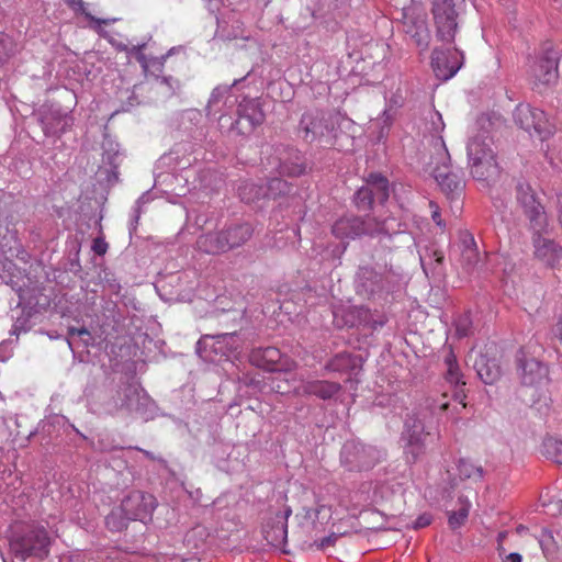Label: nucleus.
Returning a JSON list of instances; mask_svg holds the SVG:
<instances>
[{
  "mask_svg": "<svg viewBox=\"0 0 562 562\" xmlns=\"http://www.w3.org/2000/svg\"><path fill=\"white\" fill-rule=\"evenodd\" d=\"M273 389H274L277 392H279V393H288V392H290V390H289V389H283V387H281V385H277V386H276V387H273Z\"/></svg>",
  "mask_w": 562,
  "mask_h": 562,
  "instance_id": "59",
  "label": "nucleus"
},
{
  "mask_svg": "<svg viewBox=\"0 0 562 562\" xmlns=\"http://www.w3.org/2000/svg\"><path fill=\"white\" fill-rule=\"evenodd\" d=\"M106 526L112 530H119L124 526L122 519L117 520L114 513L110 514L105 519Z\"/></svg>",
  "mask_w": 562,
  "mask_h": 562,
  "instance_id": "45",
  "label": "nucleus"
},
{
  "mask_svg": "<svg viewBox=\"0 0 562 562\" xmlns=\"http://www.w3.org/2000/svg\"><path fill=\"white\" fill-rule=\"evenodd\" d=\"M292 514L290 508H286L282 514L277 515V524L271 528H265L266 539L273 546L281 544L288 535V518Z\"/></svg>",
  "mask_w": 562,
  "mask_h": 562,
  "instance_id": "26",
  "label": "nucleus"
},
{
  "mask_svg": "<svg viewBox=\"0 0 562 562\" xmlns=\"http://www.w3.org/2000/svg\"><path fill=\"white\" fill-rule=\"evenodd\" d=\"M5 475L12 476V473L9 469L0 464V482L5 481ZM2 490V483H0V491Z\"/></svg>",
  "mask_w": 562,
  "mask_h": 562,
  "instance_id": "51",
  "label": "nucleus"
},
{
  "mask_svg": "<svg viewBox=\"0 0 562 562\" xmlns=\"http://www.w3.org/2000/svg\"><path fill=\"white\" fill-rule=\"evenodd\" d=\"M432 13L437 36L443 42L453 41L458 24L452 0H434Z\"/></svg>",
  "mask_w": 562,
  "mask_h": 562,
  "instance_id": "9",
  "label": "nucleus"
},
{
  "mask_svg": "<svg viewBox=\"0 0 562 562\" xmlns=\"http://www.w3.org/2000/svg\"><path fill=\"white\" fill-rule=\"evenodd\" d=\"M288 189L286 182L281 179H272L268 187L258 186L252 182H246L238 189L240 199L247 203L259 200L266 196H277L278 194L284 193Z\"/></svg>",
  "mask_w": 562,
  "mask_h": 562,
  "instance_id": "14",
  "label": "nucleus"
},
{
  "mask_svg": "<svg viewBox=\"0 0 562 562\" xmlns=\"http://www.w3.org/2000/svg\"><path fill=\"white\" fill-rule=\"evenodd\" d=\"M330 518V509L325 505H317L315 508L304 509V519L312 526L316 522L327 520Z\"/></svg>",
  "mask_w": 562,
  "mask_h": 562,
  "instance_id": "36",
  "label": "nucleus"
},
{
  "mask_svg": "<svg viewBox=\"0 0 562 562\" xmlns=\"http://www.w3.org/2000/svg\"><path fill=\"white\" fill-rule=\"evenodd\" d=\"M52 539L47 530L34 522H16L11 527V546L23 559H44L49 553Z\"/></svg>",
  "mask_w": 562,
  "mask_h": 562,
  "instance_id": "1",
  "label": "nucleus"
},
{
  "mask_svg": "<svg viewBox=\"0 0 562 562\" xmlns=\"http://www.w3.org/2000/svg\"><path fill=\"white\" fill-rule=\"evenodd\" d=\"M139 391L135 385H124L116 391L115 396L106 404L105 412L113 414L120 408L138 409Z\"/></svg>",
  "mask_w": 562,
  "mask_h": 562,
  "instance_id": "19",
  "label": "nucleus"
},
{
  "mask_svg": "<svg viewBox=\"0 0 562 562\" xmlns=\"http://www.w3.org/2000/svg\"><path fill=\"white\" fill-rule=\"evenodd\" d=\"M443 256L441 252L434 251L428 257L420 256V263L427 277H439L442 273Z\"/></svg>",
  "mask_w": 562,
  "mask_h": 562,
  "instance_id": "30",
  "label": "nucleus"
},
{
  "mask_svg": "<svg viewBox=\"0 0 562 562\" xmlns=\"http://www.w3.org/2000/svg\"><path fill=\"white\" fill-rule=\"evenodd\" d=\"M336 540V536H328L323 538L318 543L317 547L319 549H326L329 546H333Z\"/></svg>",
  "mask_w": 562,
  "mask_h": 562,
  "instance_id": "49",
  "label": "nucleus"
},
{
  "mask_svg": "<svg viewBox=\"0 0 562 562\" xmlns=\"http://www.w3.org/2000/svg\"><path fill=\"white\" fill-rule=\"evenodd\" d=\"M38 116L46 135L63 133L74 123L70 112L55 104L41 106Z\"/></svg>",
  "mask_w": 562,
  "mask_h": 562,
  "instance_id": "11",
  "label": "nucleus"
},
{
  "mask_svg": "<svg viewBox=\"0 0 562 562\" xmlns=\"http://www.w3.org/2000/svg\"><path fill=\"white\" fill-rule=\"evenodd\" d=\"M445 364L447 367V372H446L447 381L453 385L464 384V382L462 381V374H461L459 366L457 363L456 356L452 352H450L446 357Z\"/></svg>",
  "mask_w": 562,
  "mask_h": 562,
  "instance_id": "34",
  "label": "nucleus"
},
{
  "mask_svg": "<svg viewBox=\"0 0 562 562\" xmlns=\"http://www.w3.org/2000/svg\"><path fill=\"white\" fill-rule=\"evenodd\" d=\"M430 124L432 132V146L435 149V156H437L438 148L436 147V140L438 138L442 139V136L440 134L445 130V123L439 112L434 111L430 113Z\"/></svg>",
  "mask_w": 562,
  "mask_h": 562,
  "instance_id": "38",
  "label": "nucleus"
},
{
  "mask_svg": "<svg viewBox=\"0 0 562 562\" xmlns=\"http://www.w3.org/2000/svg\"><path fill=\"white\" fill-rule=\"evenodd\" d=\"M182 562H187V561H182Z\"/></svg>",
  "mask_w": 562,
  "mask_h": 562,
  "instance_id": "63",
  "label": "nucleus"
},
{
  "mask_svg": "<svg viewBox=\"0 0 562 562\" xmlns=\"http://www.w3.org/2000/svg\"><path fill=\"white\" fill-rule=\"evenodd\" d=\"M367 186L372 189L374 200L384 202L389 198V182L381 175H370Z\"/></svg>",
  "mask_w": 562,
  "mask_h": 562,
  "instance_id": "32",
  "label": "nucleus"
},
{
  "mask_svg": "<svg viewBox=\"0 0 562 562\" xmlns=\"http://www.w3.org/2000/svg\"><path fill=\"white\" fill-rule=\"evenodd\" d=\"M69 335L72 337L75 335L77 336H83V335H89V331L86 329V328H70L69 329Z\"/></svg>",
  "mask_w": 562,
  "mask_h": 562,
  "instance_id": "52",
  "label": "nucleus"
},
{
  "mask_svg": "<svg viewBox=\"0 0 562 562\" xmlns=\"http://www.w3.org/2000/svg\"><path fill=\"white\" fill-rule=\"evenodd\" d=\"M249 360L252 364L269 371L288 372L295 368V362L283 357L276 347L257 348L250 352Z\"/></svg>",
  "mask_w": 562,
  "mask_h": 562,
  "instance_id": "10",
  "label": "nucleus"
},
{
  "mask_svg": "<svg viewBox=\"0 0 562 562\" xmlns=\"http://www.w3.org/2000/svg\"><path fill=\"white\" fill-rule=\"evenodd\" d=\"M236 101V98L231 94V87L227 86H218L216 87L209 100L207 103V114H216L222 110L220 106L223 105H232Z\"/></svg>",
  "mask_w": 562,
  "mask_h": 562,
  "instance_id": "27",
  "label": "nucleus"
},
{
  "mask_svg": "<svg viewBox=\"0 0 562 562\" xmlns=\"http://www.w3.org/2000/svg\"><path fill=\"white\" fill-rule=\"evenodd\" d=\"M459 501L460 508L449 515V525L453 529L459 528L464 524L471 508V503L467 498L460 497Z\"/></svg>",
  "mask_w": 562,
  "mask_h": 562,
  "instance_id": "35",
  "label": "nucleus"
},
{
  "mask_svg": "<svg viewBox=\"0 0 562 562\" xmlns=\"http://www.w3.org/2000/svg\"><path fill=\"white\" fill-rule=\"evenodd\" d=\"M540 546L542 548L543 553L547 555L549 553V549L544 544V539L540 540Z\"/></svg>",
  "mask_w": 562,
  "mask_h": 562,
  "instance_id": "60",
  "label": "nucleus"
},
{
  "mask_svg": "<svg viewBox=\"0 0 562 562\" xmlns=\"http://www.w3.org/2000/svg\"><path fill=\"white\" fill-rule=\"evenodd\" d=\"M474 368L477 375L485 384L495 383L502 374L501 367L495 359L487 358L484 355H480L475 362Z\"/></svg>",
  "mask_w": 562,
  "mask_h": 562,
  "instance_id": "24",
  "label": "nucleus"
},
{
  "mask_svg": "<svg viewBox=\"0 0 562 562\" xmlns=\"http://www.w3.org/2000/svg\"><path fill=\"white\" fill-rule=\"evenodd\" d=\"M559 221H560V223H561V225H562V209L560 210Z\"/></svg>",
  "mask_w": 562,
  "mask_h": 562,
  "instance_id": "61",
  "label": "nucleus"
},
{
  "mask_svg": "<svg viewBox=\"0 0 562 562\" xmlns=\"http://www.w3.org/2000/svg\"><path fill=\"white\" fill-rule=\"evenodd\" d=\"M111 43L120 50H125L126 49V46L121 44V43H115L113 41H111Z\"/></svg>",
  "mask_w": 562,
  "mask_h": 562,
  "instance_id": "57",
  "label": "nucleus"
},
{
  "mask_svg": "<svg viewBox=\"0 0 562 562\" xmlns=\"http://www.w3.org/2000/svg\"><path fill=\"white\" fill-rule=\"evenodd\" d=\"M357 292L362 295H374L382 289L381 277L371 268H360L357 274Z\"/></svg>",
  "mask_w": 562,
  "mask_h": 562,
  "instance_id": "23",
  "label": "nucleus"
},
{
  "mask_svg": "<svg viewBox=\"0 0 562 562\" xmlns=\"http://www.w3.org/2000/svg\"><path fill=\"white\" fill-rule=\"evenodd\" d=\"M519 370L525 384H533L546 374V368L536 359H519Z\"/></svg>",
  "mask_w": 562,
  "mask_h": 562,
  "instance_id": "28",
  "label": "nucleus"
},
{
  "mask_svg": "<svg viewBox=\"0 0 562 562\" xmlns=\"http://www.w3.org/2000/svg\"><path fill=\"white\" fill-rule=\"evenodd\" d=\"M362 322L369 325L372 329H376L379 327H382L387 322V318L384 315H379L376 318H374L368 312L367 315L362 314Z\"/></svg>",
  "mask_w": 562,
  "mask_h": 562,
  "instance_id": "41",
  "label": "nucleus"
},
{
  "mask_svg": "<svg viewBox=\"0 0 562 562\" xmlns=\"http://www.w3.org/2000/svg\"><path fill=\"white\" fill-rule=\"evenodd\" d=\"M305 170V166L302 164V162H291V164H288V162H283L281 164L280 166V173L281 175H285V176H290V177H296V176H300L304 172Z\"/></svg>",
  "mask_w": 562,
  "mask_h": 562,
  "instance_id": "40",
  "label": "nucleus"
},
{
  "mask_svg": "<svg viewBox=\"0 0 562 562\" xmlns=\"http://www.w3.org/2000/svg\"><path fill=\"white\" fill-rule=\"evenodd\" d=\"M382 228L372 231L368 224L359 217L346 216L335 222L333 226V234L340 239L355 238L362 234H373L380 232Z\"/></svg>",
  "mask_w": 562,
  "mask_h": 562,
  "instance_id": "16",
  "label": "nucleus"
},
{
  "mask_svg": "<svg viewBox=\"0 0 562 562\" xmlns=\"http://www.w3.org/2000/svg\"><path fill=\"white\" fill-rule=\"evenodd\" d=\"M457 472L460 480H471L479 481L481 480L483 472L482 469L469 460L461 459L457 464Z\"/></svg>",
  "mask_w": 562,
  "mask_h": 562,
  "instance_id": "33",
  "label": "nucleus"
},
{
  "mask_svg": "<svg viewBox=\"0 0 562 562\" xmlns=\"http://www.w3.org/2000/svg\"><path fill=\"white\" fill-rule=\"evenodd\" d=\"M355 199L359 206L370 207L374 201L373 191L368 186L362 187L357 191Z\"/></svg>",
  "mask_w": 562,
  "mask_h": 562,
  "instance_id": "39",
  "label": "nucleus"
},
{
  "mask_svg": "<svg viewBox=\"0 0 562 562\" xmlns=\"http://www.w3.org/2000/svg\"><path fill=\"white\" fill-rule=\"evenodd\" d=\"M0 401H2V397H0Z\"/></svg>",
  "mask_w": 562,
  "mask_h": 562,
  "instance_id": "62",
  "label": "nucleus"
},
{
  "mask_svg": "<svg viewBox=\"0 0 562 562\" xmlns=\"http://www.w3.org/2000/svg\"><path fill=\"white\" fill-rule=\"evenodd\" d=\"M531 77L536 86H550L558 79V61L553 57H542L531 66Z\"/></svg>",
  "mask_w": 562,
  "mask_h": 562,
  "instance_id": "18",
  "label": "nucleus"
},
{
  "mask_svg": "<svg viewBox=\"0 0 562 562\" xmlns=\"http://www.w3.org/2000/svg\"><path fill=\"white\" fill-rule=\"evenodd\" d=\"M228 244V250L241 246L252 235V228L249 224H239L223 231Z\"/></svg>",
  "mask_w": 562,
  "mask_h": 562,
  "instance_id": "29",
  "label": "nucleus"
},
{
  "mask_svg": "<svg viewBox=\"0 0 562 562\" xmlns=\"http://www.w3.org/2000/svg\"><path fill=\"white\" fill-rule=\"evenodd\" d=\"M430 207L432 209L431 211V217L434 220V222L440 226V227H443L445 226V223L442 222L441 220V215H440V212L438 210V207L434 204V203H430Z\"/></svg>",
  "mask_w": 562,
  "mask_h": 562,
  "instance_id": "48",
  "label": "nucleus"
},
{
  "mask_svg": "<svg viewBox=\"0 0 562 562\" xmlns=\"http://www.w3.org/2000/svg\"><path fill=\"white\" fill-rule=\"evenodd\" d=\"M548 448L551 449L554 462L562 464V441H550Z\"/></svg>",
  "mask_w": 562,
  "mask_h": 562,
  "instance_id": "42",
  "label": "nucleus"
},
{
  "mask_svg": "<svg viewBox=\"0 0 562 562\" xmlns=\"http://www.w3.org/2000/svg\"><path fill=\"white\" fill-rule=\"evenodd\" d=\"M265 114L255 99L244 98L238 105V120L232 126L239 134H248L262 124Z\"/></svg>",
  "mask_w": 562,
  "mask_h": 562,
  "instance_id": "12",
  "label": "nucleus"
},
{
  "mask_svg": "<svg viewBox=\"0 0 562 562\" xmlns=\"http://www.w3.org/2000/svg\"><path fill=\"white\" fill-rule=\"evenodd\" d=\"M533 237L535 257L548 267H554L559 263L562 256V248L552 239L546 238L536 232Z\"/></svg>",
  "mask_w": 562,
  "mask_h": 562,
  "instance_id": "17",
  "label": "nucleus"
},
{
  "mask_svg": "<svg viewBox=\"0 0 562 562\" xmlns=\"http://www.w3.org/2000/svg\"><path fill=\"white\" fill-rule=\"evenodd\" d=\"M92 20L94 21V19H93V18H92ZM114 21H115V19H113V20H95V22H97V24H98V30H99V32H102V31H101V29H100V25H101V24H106V23H109V22H114Z\"/></svg>",
  "mask_w": 562,
  "mask_h": 562,
  "instance_id": "55",
  "label": "nucleus"
},
{
  "mask_svg": "<svg viewBox=\"0 0 562 562\" xmlns=\"http://www.w3.org/2000/svg\"><path fill=\"white\" fill-rule=\"evenodd\" d=\"M467 151L468 165L474 179L485 181L498 173L495 154L486 136L471 137Z\"/></svg>",
  "mask_w": 562,
  "mask_h": 562,
  "instance_id": "2",
  "label": "nucleus"
},
{
  "mask_svg": "<svg viewBox=\"0 0 562 562\" xmlns=\"http://www.w3.org/2000/svg\"><path fill=\"white\" fill-rule=\"evenodd\" d=\"M480 261L477 248L472 237L463 241L461 263L468 271H472Z\"/></svg>",
  "mask_w": 562,
  "mask_h": 562,
  "instance_id": "31",
  "label": "nucleus"
},
{
  "mask_svg": "<svg viewBox=\"0 0 562 562\" xmlns=\"http://www.w3.org/2000/svg\"><path fill=\"white\" fill-rule=\"evenodd\" d=\"M92 250L102 256L108 250V244L102 238H95L92 244Z\"/></svg>",
  "mask_w": 562,
  "mask_h": 562,
  "instance_id": "46",
  "label": "nucleus"
},
{
  "mask_svg": "<svg viewBox=\"0 0 562 562\" xmlns=\"http://www.w3.org/2000/svg\"><path fill=\"white\" fill-rule=\"evenodd\" d=\"M103 147H104V159H106L110 165H115L119 151L116 150L113 154L111 153L113 150V148H112L113 143L108 142L103 145Z\"/></svg>",
  "mask_w": 562,
  "mask_h": 562,
  "instance_id": "43",
  "label": "nucleus"
},
{
  "mask_svg": "<svg viewBox=\"0 0 562 562\" xmlns=\"http://www.w3.org/2000/svg\"><path fill=\"white\" fill-rule=\"evenodd\" d=\"M469 323L470 322L468 317H462L457 322L456 330L460 337L467 336L469 334Z\"/></svg>",
  "mask_w": 562,
  "mask_h": 562,
  "instance_id": "44",
  "label": "nucleus"
},
{
  "mask_svg": "<svg viewBox=\"0 0 562 562\" xmlns=\"http://www.w3.org/2000/svg\"><path fill=\"white\" fill-rule=\"evenodd\" d=\"M22 330H24L23 327L19 324V321H16L13 325L12 333L19 334Z\"/></svg>",
  "mask_w": 562,
  "mask_h": 562,
  "instance_id": "54",
  "label": "nucleus"
},
{
  "mask_svg": "<svg viewBox=\"0 0 562 562\" xmlns=\"http://www.w3.org/2000/svg\"><path fill=\"white\" fill-rule=\"evenodd\" d=\"M514 120L517 125L537 136L540 140L547 139L553 132V126L546 116V113L530 104H519L514 112Z\"/></svg>",
  "mask_w": 562,
  "mask_h": 562,
  "instance_id": "5",
  "label": "nucleus"
},
{
  "mask_svg": "<svg viewBox=\"0 0 562 562\" xmlns=\"http://www.w3.org/2000/svg\"><path fill=\"white\" fill-rule=\"evenodd\" d=\"M431 522V516L429 514L420 515L414 522V528H424Z\"/></svg>",
  "mask_w": 562,
  "mask_h": 562,
  "instance_id": "47",
  "label": "nucleus"
},
{
  "mask_svg": "<svg viewBox=\"0 0 562 562\" xmlns=\"http://www.w3.org/2000/svg\"><path fill=\"white\" fill-rule=\"evenodd\" d=\"M241 349V340L235 333L205 335L196 344V352L206 361L216 362L223 358L237 356Z\"/></svg>",
  "mask_w": 562,
  "mask_h": 562,
  "instance_id": "3",
  "label": "nucleus"
},
{
  "mask_svg": "<svg viewBox=\"0 0 562 562\" xmlns=\"http://www.w3.org/2000/svg\"><path fill=\"white\" fill-rule=\"evenodd\" d=\"M340 390V385L328 381H307L300 386L294 387L297 394L316 395L319 398L328 400L335 396Z\"/></svg>",
  "mask_w": 562,
  "mask_h": 562,
  "instance_id": "21",
  "label": "nucleus"
},
{
  "mask_svg": "<svg viewBox=\"0 0 562 562\" xmlns=\"http://www.w3.org/2000/svg\"><path fill=\"white\" fill-rule=\"evenodd\" d=\"M362 314H368V311L362 307H335L333 311L334 323L337 327H352L357 325L358 319L362 322Z\"/></svg>",
  "mask_w": 562,
  "mask_h": 562,
  "instance_id": "25",
  "label": "nucleus"
},
{
  "mask_svg": "<svg viewBox=\"0 0 562 562\" xmlns=\"http://www.w3.org/2000/svg\"><path fill=\"white\" fill-rule=\"evenodd\" d=\"M552 334L562 340V318L553 326Z\"/></svg>",
  "mask_w": 562,
  "mask_h": 562,
  "instance_id": "50",
  "label": "nucleus"
},
{
  "mask_svg": "<svg viewBox=\"0 0 562 562\" xmlns=\"http://www.w3.org/2000/svg\"><path fill=\"white\" fill-rule=\"evenodd\" d=\"M137 59H138V61L142 64V66H143L144 68H146V67H147L146 58H145V56H144L142 53H138Z\"/></svg>",
  "mask_w": 562,
  "mask_h": 562,
  "instance_id": "56",
  "label": "nucleus"
},
{
  "mask_svg": "<svg viewBox=\"0 0 562 562\" xmlns=\"http://www.w3.org/2000/svg\"><path fill=\"white\" fill-rule=\"evenodd\" d=\"M436 147L438 148L437 156L431 157L429 162L430 172L448 196L459 195L463 190L464 183L461 177L452 172L447 165L449 153L443 139L438 138Z\"/></svg>",
  "mask_w": 562,
  "mask_h": 562,
  "instance_id": "4",
  "label": "nucleus"
},
{
  "mask_svg": "<svg viewBox=\"0 0 562 562\" xmlns=\"http://www.w3.org/2000/svg\"><path fill=\"white\" fill-rule=\"evenodd\" d=\"M66 1L69 3H72V4H78L80 9L83 7V2L81 0H66Z\"/></svg>",
  "mask_w": 562,
  "mask_h": 562,
  "instance_id": "58",
  "label": "nucleus"
},
{
  "mask_svg": "<svg viewBox=\"0 0 562 562\" xmlns=\"http://www.w3.org/2000/svg\"><path fill=\"white\" fill-rule=\"evenodd\" d=\"M196 247L207 255H220L228 251V244L223 231L201 235L196 240Z\"/></svg>",
  "mask_w": 562,
  "mask_h": 562,
  "instance_id": "22",
  "label": "nucleus"
},
{
  "mask_svg": "<svg viewBox=\"0 0 562 562\" xmlns=\"http://www.w3.org/2000/svg\"><path fill=\"white\" fill-rule=\"evenodd\" d=\"M404 31L409 35L415 44L423 50L427 49L429 44V31L427 27L426 20L422 16H411L407 13L404 14Z\"/></svg>",
  "mask_w": 562,
  "mask_h": 562,
  "instance_id": "20",
  "label": "nucleus"
},
{
  "mask_svg": "<svg viewBox=\"0 0 562 562\" xmlns=\"http://www.w3.org/2000/svg\"><path fill=\"white\" fill-rule=\"evenodd\" d=\"M300 132L307 142H314L329 133V126L322 112L305 113L300 122Z\"/></svg>",
  "mask_w": 562,
  "mask_h": 562,
  "instance_id": "15",
  "label": "nucleus"
},
{
  "mask_svg": "<svg viewBox=\"0 0 562 562\" xmlns=\"http://www.w3.org/2000/svg\"><path fill=\"white\" fill-rule=\"evenodd\" d=\"M517 201L529 217L531 228L535 232H543L548 224L547 216L529 183L519 182L517 184Z\"/></svg>",
  "mask_w": 562,
  "mask_h": 562,
  "instance_id": "6",
  "label": "nucleus"
},
{
  "mask_svg": "<svg viewBox=\"0 0 562 562\" xmlns=\"http://www.w3.org/2000/svg\"><path fill=\"white\" fill-rule=\"evenodd\" d=\"M156 506L155 497L140 491L131 492L121 504V510L128 520L145 521Z\"/></svg>",
  "mask_w": 562,
  "mask_h": 562,
  "instance_id": "7",
  "label": "nucleus"
},
{
  "mask_svg": "<svg viewBox=\"0 0 562 562\" xmlns=\"http://www.w3.org/2000/svg\"><path fill=\"white\" fill-rule=\"evenodd\" d=\"M507 560L509 562H521V555L518 554V553H510L508 557H507Z\"/></svg>",
  "mask_w": 562,
  "mask_h": 562,
  "instance_id": "53",
  "label": "nucleus"
},
{
  "mask_svg": "<svg viewBox=\"0 0 562 562\" xmlns=\"http://www.w3.org/2000/svg\"><path fill=\"white\" fill-rule=\"evenodd\" d=\"M431 66L437 78L448 80L452 78L461 67V54L457 49H435L431 57Z\"/></svg>",
  "mask_w": 562,
  "mask_h": 562,
  "instance_id": "13",
  "label": "nucleus"
},
{
  "mask_svg": "<svg viewBox=\"0 0 562 562\" xmlns=\"http://www.w3.org/2000/svg\"><path fill=\"white\" fill-rule=\"evenodd\" d=\"M430 436L426 431L423 420L416 416H408L405 420L403 439L406 441L405 453L416 460L424 453L427 438Z\"/></svg>",
  "mask_w": 562,
  "mask_h": 562,
  "instance_id": "8",
  "label": "nucleus"
},
{
  "mask_svg": "<svg viewBox=\"0 0 562 562\" xmlns=\"http://www.w3.org/2000/svg\"><path fill=\"white\" fill-rule=\"evenodd\" d=\"M16 45L7 34L0 33V66L7 63L14 54Z\"/></svg>",
  "mask_w": 562,
  "mask_h": 562,
  "instance_id": "37",
  "label": "nucleus"
}]
</instances>
